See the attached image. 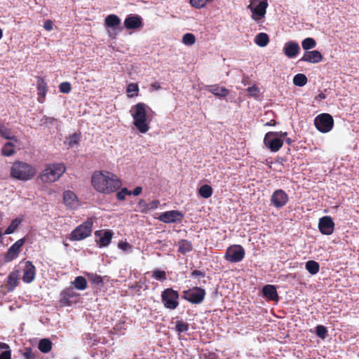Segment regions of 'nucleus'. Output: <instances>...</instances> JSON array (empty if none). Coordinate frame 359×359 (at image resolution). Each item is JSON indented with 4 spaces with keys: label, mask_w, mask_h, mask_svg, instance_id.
<instances>
[{
    "label": "nucleus",
    "mask_w": 359,
    "mask_h": 359,
    "mask_svg": "<svg viewBox=\"0 0 359 359\" xmlns=\"http://www.w3.org/2000/svg\"><path fill=\"white\" fill-rule=\"evenodd\" d=\"M94 189L102 194H111L121 187V182L114 174L106 171H96L91 177Z\"/></svg>",
    "instance_id": "1"
},
{
    "label": "nucleus",
    "mask_w": 359,
    "mask_h": 359,
    "mask_svg": "<svg viewBox=\"0 0 359 359\" xmlns=\"http://www.w3.org/2000/svg\"><path fill=\"white\" fill-rule=\"evenodd\" d=\"M149 107L144 102H138L131 107L130 114L133 119V125L141 133L149 131L151 117L147 114Z\"/></svg>",
    "instance_id": "2"
},
{
    "label": "nucleus",
    "mask_w": 359,
    "mask_h": 359,
    "mask_svg": "<svg viewBox=\"0 0 359 359\" xmlns=\"http://www.w3.org/2000/svg\"><path fill=\"white\" fill-rule=\"evenodd\" d=\"M36 173V170L34 166L20 161H15L11 168V176L22 181L31 180Z\"/></svg>",
    "instance_id": "3"
},
{
    "label": "nucleus",
    "mask_w": 359,
    "mask_h": 359,
    "mask_svg": "<svg viewBox=\"0 0 359 359\" xmlns=\"http://www.w3.org/2000/svg\"><path fill=\"white\" fill-rule=\"evenodd\" d=\"M65 170L63 163H50L46 165L39 177L43 183H52L58 180Z\"/></svg>",
    "instance_id": "4"
},
{
    "label": "nucleus",
    "mask_w": 359,
    "mask_h": 359,
    "mask_svg": "<svg viewBox=\"0 0 359 359\" xmlns=\"http://www.w3.org/2000/svg\"><path fill=\"white\" fill-rule=\"evenodd\" d=\"M267 6V0H252L248 6L252 13V18L259 25L264 22Z\"/></svg>",
    "instance_id": "5"
},
{
    "label": "nucleus",
    "mask_w": 359,
    "mask_h": 359,
    "mask_svg": "<svg viewBox=\"0 0 359 359\" xmlns=\"http://www.w3.org/2000/svg\"><path fill=\"white\" fill-rule=\"evenodd\" d=\"M93 219L89 218L81 224L76 227L70 233V241H81L90 236L93 231Z\"/></svg>",
    "instance_id": "6"
},
{
    "label": "nucleus",
    "mask_w": 359,
    "mask_h": 359,
    "mask_svg": "<svg viewBox=\"0 0 359 359\" xmlns=\"http://www.w3.org/2000/svg\"><path fill=\"white\" fill-rule=\"evenodd\" d=\"M314 125L318 130L325 133L330 132L334 125L332 116L329 114H321L314 119Z\"/></svg>",
    "instance_id": "7"
},
{
    "label": "nucleus",
    "mask_w": 359,
    "mask_h": 359,
    "mask_svg": "<svg viewBox=\"0 0 359 359\" xmlns=\"http://www.w3.org/2000/svg\"><path fill=\"white\" fill-rule=\"evenodd\" d=\"M161 299L162 302L167 309L173 310L179 305V294L172 288L165 289L161 294Z\"/></svg>",
    "instance_id": "8"
},
{
    "label": "nucleus",
    "mask_w": 359,
    "mask_h": 359,
    "mask_svg": "<svg viewBox=\"0 0 359 359\" xmlns=\"http://www.w3.org/2000/svg\"><path fill=\"white\" fill-rule=\"evenodd\" d=\"M245 255V250L241 245H233L227 248L224 258L229 262L236 263L241 262Z\"/></svg>",
    "instance_id": "9"
},
{
    "label": "nucleus",
    "mask_w": 359,
    "mask_h": 359,
    "mask_svg": "<svg viewBox=\"0 0 359 359\" xmlns=\"http://www.w3.org/2000/svg\"><path fill=\"white\" fill-rule=\"evenodd\" d=\"M264 144L271 152H277L283 147V140L278 137L275 132H268L264 136Z\"/></svg>",
    "instance_id": "10"
},
{
    "label": "nucleus",
    "mask_w": 359,
    "mask_h": 359,
    "mask_svg": "<svg viewBox=\"0 0 359 359\" xmlns=\"http://www.w3.org/2000/svg\"><path fill=\"white\" fill-rule=\"evenodd\" d=\"M205 295V290L198 287H194L184 292V298L192 304L201 303L204 299Z\"/></svg>",
    "instance_id": "11"
},
{
    "label": "nucleus",
    "mask_w": 359,
    "mask_h": 359,
    "mask_svg": "<svg viewBox=\"0 0 359 359\" xmlns=\"http://www.w3.org/2000/svg\"><path fill=\"white\" fill-rule=\"evenodd\" d=\"M184 218V215L179 210H169L162 212L158 219L164 223H177L181 222Z\"/></svg>",
    "instance_id": "12"
},
{
    "label": "nucleus",
    "mask_w": 359,
    "mask_h": 359,
    "mask_svg": "<svg viewBox=\"0 0 359 359\" xmlns=\"http://www.w3.org/2000/svg\"><path fill=\"white\" fill-rule=\"evenodd\" d=\"M288 201V196L282 189L276 190L271 198V204L276 208H280L286 205Z\"/></svg>",
    "instance_id": "13"
},
{
    "label": "nucleus",
    "mask_w": 359,
    "mask_h": 359,
    "mask_svg": "<svg viewBox=\"0 0 359 359\" xmlns=\"http://www.w3.org/2000/svg\"><path fill=\"white\" fill-rule=\"evenodd\" d=\"M334 223L329 216L323 217L319 219L318 228L324 235H330L334 231Z\"/></svg>",
    "instance_id": "14"
},
{
    "label": "nucleus",
    "mask_w": 359,
    "mask_h": 359,
    "mask_svg": "<svg viewBox=\"0 0 359 359\" xmlns=\"http://www.w3.org/2000/svg\"><path fill=\"white\" fill-rule=\"evenodd\" d=\"M25 242V238L19 239L8 248L5 257L7 262H11L18 257Z\"/></svg>",
    "instance_id": "15"
},
{
    "label": "nucleus",
    "mask_w": 359,
    "mask_h": 359,
    "mask_svg": "<svg viewBox=\"0 0 359 359\" xmlns=\"http://www.w3.org/2000/svg\"><path fill=\"white\" fill-rule=\"evenodd\" d=\"M36 276V268L30 261H27L23 269L22 280L26 283H32Z\"/></svg>",
    "instance_id": "16"
},
{
    "label": "nucleus",
    "mask_w": 359,
    "mask_h": 359,
    "mask_svg": "<svg viewBox=\"0 0 359 359\" xmlns=\"http://www.w3.org/2000/svg\"><path fill=\"white\" fill-rule=\"evenodd\" d=\"M323 59V55L317 50L305 51L299 61L309 63H319Z\"/></svg>",
    "instance_id": "17"
},
{
    "label": "nucleus",
    "mask_w": 359,
    "mask_h": 359,
    "mask_svg": "<svg viewBox=\"0 0 359 359\" xmlns=\"http://www.w3.org/2000/svg\"><path fill=\"white\" fill-rule=\"evenodd\" d=\"M63 200L66 206L69 209H76L79 206V199L72 191H65L64 192Z\"/></svg>",
    "instance_id": "18"
},
{
    "label": "nucleus",
    "mask_w": 359,
    "mask_h": 359,
    "mask_svg": "<svg viewBox=\"0 0 359 359\" xmlns=\"http://www.w3.org/2000/svg\"><path fill=\"white\" fill-rule=\"evenodd\" d=\"M300 51V47L299 44L293 41L287 42L283 47L284 54L288 58L295 57Z\"/></svg>",
    "instance_id": "19"
},
{
    "label": "nucleus",
    "mask_w": 359,
    "mask_h": 359,
    "mask_svg": "<svg viewBox=\"0 0 359 359\" xmlns=\"http://www.w3.org/2000/svg\"><path fill=\"white\" fill-rule=\"evenodd\" d=\"M124 25L128 29H138L142 26V18L139 15H129L124 20Z\"/></svg>",
    "instance_id": "20"
},
{
    "label": "nucleus",
    "mask_w": 359,
    "mask_h": 359,
    "mask_svg": "<svg viewBox=\"0 0 359 359\" xmlns=\"http://www.w3.org/2000/svg\"><path fill=\"white\" fill-rule=\"evenodd\" d=\"M78 296L79 294L75 292L74 289L69 287L62 291L60 302L65 305H70L73 302L72 299Z\"/></svg>",
    "instance_id": "21"
},
{
    "label": "nucleus",
    "mask_w": 359,
    "mask_h": 359,
    "mask_svg": "<svg viewBox=\"0 0 359 359\" xmlns=\"http://www.w3.org/2000/svg\"><path fill=\"white\" fill-rule=\"evenodd\" d=\"M19 280L20 271L18 269H15L11 271L7 278L6 287L8 291H13L18 286Z\"/></svg>",
    "instance_id": "22"
},
{
    "label": "nucleus",
    "mask_w": 359,
    "mask_h": 359,
    "mask_svg": "<svg viewBox=\"0 0 359 359\" xmlns=\"http://www.w3.org/2000/svg\"><path fill=\"white\" fill-rule=\"evenodd\" d=\"M36 88L38 90V101L40 103H43L45 100L46 95L47 93V85L43 78H37Z\"/></svg>",
    "instance_id": "23"
},
{
    "label": "nucleus",
    "mask_w": 359,
    "mask_h": 359,
    "mask_svg": "<svg viewBox=\"0 0 359 359\" xmlns=\"http://www.w3.org/2000/svg\"><path fill=\"white\" fill-rule=\"evenodd\" d=\"M263 295L269 300H276L278 299L276 288L274 285H266L262 289Z\"/></svg>",
    "instance_id": "24"
},
{
    "label": "nucleus",
    "mask_w": 359,
    "mask_h": 359,
    "mask_svg": "<svg viewBox=\"0 0 359 359\" xmlns=\"http://www.w3.org/2000/svg\"><path fill=\"white\" fill-rule=\"evenodd\" d=\"M95 235L100 237L98 243L100 246H107L111 243L112 238L111 231H105L104 232L96 231Z\"/></svg>",
    "instance_id": "25"
},
{
    "label": "nucleus",
    "mask_w": 359,
    "mask_h": 359,
    "mask_svg": "<svg viewBox=\"0 0 359 359\" xmlns=\"http://www.w3.org/2000/svg\"><path fill=\"white\" fill-rule=\"evenodd\" d=\"M207 90L219 98L226 96L229 93V90L226 88L220 87L217 85L208 86H207Z\"/></svg>",
    "instance_id": "26"
},
{
    "label": "nucleus",
    "mask_w": 359,
    "mask_h": 359,
    "mask_svg": "<svg viewBox=\"0 0 359 359\" xmlns=\"http://www.w3.org/2000/svg\"><path fill=\"white\" fill-rule=\"evenodd\" d=\"M193 246L190 241L182 239L178 242V252L185 255L187 252L192 251Z\"/></svg>",
    "instance_id": "27"
},
{
    "label": "nucleus",
    "mask_w": 359,
    "mask_h": 359,
    "mask_svg": "<svg viewBox=\"0 0 359 359\" xmlns=\"http://www.w3.org/2000/svg\"><path fill=\"white\" fill-rule=\"evenodd\" d=\"M104 24L108 27H116L121 24V19L114 14L107 15L104 20Z\"/></svg>",
    "instance_id": "28"
},
{
    "label": "nucleus",
    "mask_w": 359,
    "mask_h": 359,
    "mask_svg": "<svg viewBox=\"0 0 359 359\" xmlns=\"http://www.w3.org/2000/svg\"><path fill=\"white\" fill-rule=\"evenodd\" d=\"M255 43L259 47H265L269 42V37L267 34L259 33L254 39Z\"/></svg>",
    "instance_id": "29"
},
{
    "label": "nucleus",
    "mask_w": 359,
    "mask_h": 359,
    "mask_svg": "<svg viewBox=\"0 0 359 359\" xmlns=\"http://www.w3.org/2000/svg\"><path fill=\"white\" fill-rule=\"evenodd\" d=\"M71 284L79 290H84L87 288V281L83 276L76 277Z\"/></svg>",
    "instance_id": "30"
},
{
    "label": "nucleus",
    "mask_w": 359,
    "mask_h": 359,
    "mask_svg": "<svg viewBox=\"0 0 359 359\" xmlns=\"http://www.w3.org/2000/svg\"><path fill=\"white\" fill-rule=\"evenodd\" d=\"M306 269L310 273L311 275L316 274L320 269L319 264L313 260H309L306 263Z\"/></svg>",
    "instance_id": "31"
},
{
    "label": "nucleus",
    "mask_w": 359,
    "mask_h": 359,
    "mask_svg": "<svg viewBox=\"0 0 359 359\" xmlns=\"http://www.w3.org/2000/svg\"><path fill=\"white\" fill-rule=\"evenodd\" d=\"M14 154V144L10 142H6L1 149V154L5 156H11Z\"/></svg>",
    "instance_id": "32"
},
{
    "label": "nucleus",
    "mask_w": 359,
    "mask_h": 359,
    "mask_svg": "<svg viewBox=\"0 0 359 359\" xmlns=\"http://www.w3.org/2000/svg\"><path fill=\"white\" fill-rule=\"evenodd\" d=\"M198 194L201 197L204 198H208L212 194V189L210 185H203L199 188Z\"/></svg>",
    "instance_id": "33"
},
{
    "label": "nucleus",
    "mask_w": 359,
    "mask_h": 359,
    "mask_svg": "<svg viewBox=\"0 0 359 359\" xmlns=\"http://www.w3.org/2000/svg\"><path fill=\"white\" fill-rule=\"evenodd\" d=\"M0 135L7 140H12L17 141L15 136H11V132L9 128L6 127L4 125L0 123Z\"/></svg>",
    "instance_id": "34"
},
{
    "label": "nucleus",
    "mask_w": 359,
    "mask_h": 359,
    "mask_svg": "<svg viewBox=\"0 0 359 359\" xmlns=\"http://www.w3.org/2000/svg\"><path fill=\"white\" fill-rule=\"evenodd\" d=\"M307 83V77L304 74H297L293 78V83L297 86H304Z\"/></svg>",
    "instance_id": "35"
},
{
    "label": "nucleus",
    "mask_w": 359,
    "mask_h": 359,
    "mask_svg": "<svg viewBox=\"0 0 359 359\" xmlns=\"http://www.w3.org/2000/svg\"><path fill=\"white\" fill-rule=\"evenodd\" d=\"M52 343L49 339H41L39 344V348L43 353H48L51 350Z\"/></svg>",
    "instance_id": "36"
},
{
    "label": "nucleus",
    "mask_w": 359,
    "mask_h": 359,
    "mask_svg": "<svg viewBox=\"0 0 359 359\" xmlns=\"http://www.w3.org/2000/svg\"><path fill=\"white\" fill-rule=\"evenodd\" d=\"M302 46L304 50L308 51L316 46V42L313 38L308 37L302 41Z\"/></svg>",
    "instance_id": "37"
},
{
    "label": "nucleus",
    "mask_w": 359,
    "mask_h": 359,
    "mask_svg": "<svg viewBox=\"0 0 359 359\" xmlns=\"http://www.w3.org/2000/svg\"><path fill=\"white\" fill-rule=\"evenodd\" d=\"M22 222V219L20 218H15L14 219L10 225L7 227L6 229L4 234H11L13 233L18 227V226Z\"/></svg>",
    "instance_id": "38"
},
{
    "label": "nucleus",
    "mask_w": 359,
    "mask_h": 359,
    "mask_svg": "<svg viewBox=\"0 0 359 359\" xmlns=\"http://www.w3.org/2000/svg\"><path fill=\"white\" fill-rule=\"evenodd\" d=\"M126 92L129 97L137 96L139 92V87L137 83H130L127 86Z\"/></svg>",
    "instance_id": "39"
},
{
    "label": "nucleus",
    "mask_w": 359,
    "mask_h": 359,
    "mask_svg": "<svg viewBox=\"0 0 359 359\" xmlns=\"http://www.w3.org/2000/svg\"><path fill=\"white\" fill-rule=\"evenodd\" d=\"M189 330V324L183 320H177L175 323V331L178 333L185 332Z\"/></svg>",
    "instance_id": "40"
},
{
    "label": "nucleus",
    "mask_w": 359,
    "mask_h": 359,
    "mask_svg": "<svg viewBox=\"0 0 359 359\" xmlns=\"http://www.w3.org/2000/svg\"><path fill=\"white\" fill-rule=\"evenodd\" d=\"M182 41L186 46H192L196 42V37L191 33H187L182 36Z\"/></svg>",
    "instance_id": "41"
},
{
    "label": "nucleus",
    "mask_w": 359,
    "mask_h": 359,
    "mask_svg": "<svg viewBox=\"0 0 359 359\" xmlns=\"http://www.w3.org/2000/svg\"><path fill=\"white\" fill-rule=\"evenodd\" d=\"M86 276H88L89 280L92 282V283L97 285L103 284V280L100 276L93 273H86Z\"/></svg>",
    "instance_id": "42"
},
{
    "label": "nucleus",
    "mask_w": 359,
    "mask_h": 359,
    "mask_svg": "<svg viewBox=\"0 0 359 359\" xmlns=\"http://www.w3.org/2000/svg\"><path fill=\"white\" fill-rule=\"evenodd\" d=\"M152 277L158 280H165L166 279V273L164 271L156 269L153 271Z\"/></svg>",
    "instance_id": "43"
},
{
    "label": "nucleus",
    "mask_w": 359,
    "mask_h": 359,
    "mask_svg": "<svg viewBox=\"0 0 359 359\" xmlns=\"http://www.w3.org/2000/svg\"><path fill=\"white\" fill-rule=\"evenodd\" d=\"M79 138V135L74 133L67 139V143L69 147H74L78 144Z\"/></svg>",
    "instance_id": "44"
},
{
    "label": "nucleus",
    "mask_w": 359,
    "mask_h": 359,
    "mask_svg": "<svg viewBox=\"0 0 359 359\" xmlns=\"http://www.w3.org/2000/svg\"><path fill=\"white\" fill-rule=\"evenodd\" d=\"M83 340L86 344L92 346L94 344V342L96 341V338L94 334L92 335L90 333H85L83 334Z\"/></svg>",
    "instance_id": "45"
},
{
    "label": "nucleus",
    "mask_w": 359,
    "mask_h": 359,
    "mask_svg": "<svg viewBox=\"0 0 359 359\" xmlns=\"http://www.w3.org/2000/svg\"><path fill=\"white\" fill-rule=\"evenodd\" d=\"M316 333L318 337L324 339L326 337L327 330L323 325H319L316 327Z\"/></svg>",
    "instance_id": "46"
},
{
    "label": "nucleus",
    "mask_w": 359,
    "mask_h": 359,
    "mask_svg": "<svg viewBox=\"0 0 359 359\" xmlns=\"http://www.w3.org/2000/svg\"><path fill=\"white\" fill-rule=\"evenodd\" d=\"M71 89V85L69 82L61 83L59 86V90L62 93H69Z\"/></svg>",
    "instance_id": "47"
},
{
    "label": "nucleus",
    "mask_w": 359,
    "mask_h": 359,
    "mask_svg": "<svg viewBox=\"0 0 359 359\" xmlns=\"http://www.w3.org/2000/svg\"><path fill=\"white\" fill-rule=\"evenodd\" d=\"M118 247L119 249L124 252H130L133 251V246L127 242H121L118 243Z\"/></svg>",
    "instance_id": "48"
},
{
    "label": "nucleus",
    "mask_w": 359,
    "mask_h": 359,
    "mask_svg": "<svg viewBox=\"0 0 359 359\" xmlns=\"http://www.w3.org/2000/svg\"><path fill=\"white\" fill-rule=\"evenodd\" d=\"M247 90L252 97H257L259 96V89L256 85L248 87Z\"/></svg>",
    "instance_id": "49"
},
{
    "label": "nucleus",
    "mask_w": 359,
    "mask_h": 359,
    "mask_svg": "<svg viewBox=\"0 0 359 359\" xmlns=\"http://www.w3.org/2000/svg\"><path fill=\"white\" fill-rule=\"evenodd\" d=\"M127 195H131V191L127 188H123L116 194V197L118 200H124Z\"/></svg>",
    "instance_id": "50"
},
{
    "label": "nucleus",
    "mask_w": 359,
    "mask_h": 359,
    "mask_svg": "<svg viewBox=\"0 0 359 359\" xmlns=\"http://www.w3.org/2000/svg\"><path fill=\"white\" fill-rule=\"evenodd\" d=\"M0 359H11V350L4 351L0 353Z\"/></svg>",
    "instance_id": "51"
},
{
    "label": "nucleus",
    "mask_w": 359,
    "mask_h": 359,
    "mask_svg": "<svg viewBox=\"0 0 359 359\" xmlns=\"http://www.w3.org/2000/svg\"><path fill=\"white\" fill-rule=\"evenodd\" d=\"M23 356L25 359H34V354L30 348H27L23 353Z\"/></svg>",
    "instance_id": "52"
},
{
    "label": "nucleus",
    "mask_w": 359,
    "mask_h": 359,
    "mask_svg": "<svg viewBox=\"0 0 359 359\" xmlns=\"http://www.w3.org/2000/svg\"><path fill=\"white\" fill-rule=\"evenodd\" d=\"M43 27H44L47 31H50V30H52V29H53V22H52L50 20H46V21L44 22Z\"/></svg>",
    "instance_id": "53"
},
{
    "label": "nucleus",
    "mask_w": 359,
    "mask_h": 359,
    "mask_svg": "<svg viewBox=\"0 0 359 359\" xmlns=\"http://www.w3.org/2000/svg\"><path fill=\"white\" fill-rule=\"evenodd\" d=\"M158 205H159V201H153L148 204V207H149V208H151V209H156L158 208Z\"/></svg>",
    "instance_id": "54"
},
{
    "label": "nucleus",
    "mask_w": 359,
    "mask_h": 359,
    "mask_svg": "<svg viewBox=\"0 0 359 359\" xmlns=\"http://www.w3.org/2000/svg\"><path fill=\"white\" fill-rule=\"evenodd\" d=\"M191 276L192 277H194V276H202L203 277L204 276V273H203L202 271H198V270H194L191 272Z\"/></svg>",
    "instance_id": "55"
},
{
    "label": "nucleus",
    "mask_w": 359,
    "mask_h": 359,
    "mask_svg": "<svg viewBox=\"0 0 359 359\" xmlns=\"http://www.w3.org/2000/svg\"><path fill=\"white\" fill-rule=\"evenodd\" d=\"M142 187H137L133 191H131V194H133L134 196H138L142 192Z\"/></svg>",
    "instance_id": "56"
},
{
    "label": "nucleus",
    "mask_w": 359,
    "mask_h": 359,
    "mask_svg": "<svg viewBox=\"0 0 359 359\" xmlns=\"http://www.w3.org/2000/svg\"><path fill=\"white\" fill-rule=\"evenodd\" d=\"M116 327L117 330H126L127 328V326L125 325V322H123V323L120 322L119 323L116 325Z\"/></svg>",
    "instance_id": "57"
},
{
    "label": "nucleus",
    "mask_w": 359,
    "mask_h": 359,
    "mask_svg": "<svg viewBox=\"0 0 359 359\" xmlns=\"http://www.w3.org/2000/svg\"><path fill=\"white\" fill-rule=\"evenodd\" d=\"M0 350H10L9 346L6 343L0 342Z\"/></svg>",
    "instance_id": "58"
},
{
    "label": "nucleus",
    "mask_w": 359,
    "mask_h": 359,
    "mask_svg": "<svg viewBox=\"0 0 359 359\" xmlns=\"http://www.w3.org/2000/svg\"><path fill=\"white\" fill-rule=\"evenodd\" d=\"M275 133L278 134V137L280 139L283 140V138L287 135L286 132H275Z\"/></svg>",
    "instance_id": "59"
},
{
    "label": "nucleus",
    "mask_w": 359,
    "mask_h": 359,
    "mask_svg": "<svg viewBox=\"0 0 359 359\" xmlns=\"http://www.w3.org/2000/svg\"><path fill=\"white\" fill-rule=\"evenodd\" d=\"M151 87L155 90H158L161 88V86L158 83H154L151 84Z\"/></svg>",
    "instance_id": "60"
},
{
    "label": "nucleus",
    "mask_w": 359,
    "mask_h": 359,
    "mask_svg": "<svg viewBox=\"0 0 359 359\" xmlns=\"http://www.w3.org/2000/svg\"><path fill=\"white\" fill-rule=\"evenodd\" d=\"M326 96L324 93H320L318 95V98L320 99V100H323V99H325Z\"/></svg>",
    "instance_id": "61"
},
{
    "label": "nucleus",
    "mask_w": 359,
    "mask_h": 359,
    "mask_svg": "<svg viewBox=\"0 0 359 359\" xmlns=\"http://www.w3.org/2000/svg\"><path fill=\"white\" fill-rule=\"evenodd\" d=\"M285 142H286V143H287V144H289V145H290V144H291L292 143V140L290 138H287V139L285 140Z\"/></svg>",
    "instance_id": "62"
},
{
    "label": "nucleus",
    "mask_w": 359,
    "mask_h": 359,
    "mask_svg": "<svg viewBox=\"0 0 359 359\" xmlns=\"http://www.w3.org/2000/svg\"><path fill=\"white\" fill-rule=\"evenodd\" d=\"M4 213L0 211V222L3 220Z\"/></svg>",
    "instance_id": "63"
},
{
    "label": "nucleus",
    "mask_w": 359,
    "mask_h": 359,
    "mask_svg": "<svg viewBox=\"0 0 359 359\" xmlns=\"http://www.w3.org/2000/svg\"><path fill=\"white\" fill-rule=\"evenodd\" d=\"M3 32L2 30L0 29V39L2 38Z\"/></svg>",
    "instance_id": "64"
}]
</instances>
